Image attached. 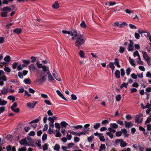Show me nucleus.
<instances>
[{"instance_id": "1", "label": "nucleus", "mask_w": 151, "mask_h": 151, "mask_svg": "<svg viewBox=\"0 0 151 151\" xmlns=\"http://www.w3.org/2000/svg\"><path fill=\"white\" fill-rule=\"evenodd\" d=\"M72 36L71 40L74 42L75 46L78 48L83 45L86 40L83 35L78 33L76 30Z\"/></svg>"}, {"instance_id": "2", "label": "nucleus", "mask_w": 151, "mask_h": 151, "mask_svg": "<svg viewBox=\"0 0 151 151\" xmlns=\"http://www.w3.org/2000/svg\"><path fill=\"white\" fill-rule=\"evenodd\" d=\"M3 12L1 13V16L2 17H7L8 13L11 11V9L9 6L4 7L1 10Z\"/></svg>"}, {"instance_id": "3", "label": "nucleus", "mask_w": 151, "mask_h": 151, "mask_svg": "<svg viewBox=\"0 0 151 151\" xmlns=\"http://www.w3.org/2000/svg\"><path fill=\"white\" fill-rule=\"evenodd\" d=\"M6 76L4 74V72L2 70H0V85L2 86L4 84V81H6Z\"/></svg>"}, {"instance_id": "4", "label": "nucleus", "mask_w": 151, "mask_h": 151, "mask_svg": "<svg viewBox=\"0 0 151 151\" xmlns=\"http://www.w3.org/2000/svg\"><path fill=\"white\" fill-rule=\"evenodd\" d=\"M46 80V78L45 76L41 75L37 79L36 81L40 83H41L45 82Z\"/></svg>"}, {"instance_id": "5", "label": "nucleus", "mask_w": 151, "mask_h": 151, "mask_svg": "<svg viewBox=\"0 0 151 151\" xmlns=\"http://www.w3.org/2000/svg\"><path fill=\"white\" fill-rule=\"evenodd\" d=\"M28 68L29 71L31 73L35 72L37 70V68L36 66L34 64L30 65Z\"/></svg>"}, {"instance_id": "6", "label": "nucleus", "mask_w": 151, "mask_h": 151, "mask_svg": "<svg viewBox=\"0 0 151 151\" xmlns=\"http://www.w3.org/2000/svg\"><path fill=\"white\" fill-rule=\"evenodd\" d=\"M76 30H72L70 31L63 30L62 31V32L64 34H67L70 35L71 36H73Z\"/></svg>"}, {"instance_id": "7", "label": "nucleus", "mask_w": 151, "mask_h": 151, "mask_svg": "<svg viewBox=\"0 0 151 151\" xmlns=\"http://www.w3.org/2000/svg\"><path fill=\"white\" fill-rule=\"evenodd\" d=\"M36 104V102H33L32 103H31L30 102H29L27 103V106L30 109H33L34 108Z\"/></svg>"}, {"instance_id": "8", "label": "nucleus", "mask_w": 151, "mask_h": 151, "mask_svg": "<svg viewBox=\"0 0 151 151\" xmlns=\"http://www.w3.org/2000/svg\"><path fill=\"white\" fill-rule=\"evenodd\" d=\"M134 20L136 22H137L139 21V18L137 14H134L133 12V20Z\"/></svg>"}, {"instance_id": "9", "label": "nucleus", "mask_w": 151, "mask_h": 151, "mask_svg": "<svg viewBox=\"0 0 151 151\" xmlns=\"http://www.w3.org/2000/svg\"><path fill=\"white\" fill-rule=\"evenodd\" d=\"M19 143L21 145H24L26 146H27L28 145V144L27 143V141L25 139H21L19 141Z\"/></svg>"}, {"instance_id": "10", "label": "nucleus", "mask_w": 151, "mask_h": 151, "mask_svg": "<svg viewBox=\"0 0 151 151\" xmlns=\"http://www.w3.org/2000/svg\"><path fill=\"white\" fill-rule=\"evenodd\" d=\"M56 93H57L63 99H64L65 101H68V100L64 97L63 95L61 93V92L59 90H57L56 91Z\"/></svg>"}, {"instance_id": "11", "label": "nucleus", "mask_w": 151, "mask_h": 151, "mask_svg": "<svg viewBox=\"0 0 151 151\" xmlns=\"http://www.w3.org/2000/svg\"><path fill=\"white\" fill-rule=\"evenodd\" d=\"M114 64L118 68H120V65L119 64V62L118 58H115L114 59Z\"/></svg>"}, {"instance_id": "12", "label": "nucleus", "mask_w": 151, "mask_h": 151, "mask_svg": "<svg viewBox=\"0 0 151 151\" xmlns=\"http://www.w3.org/2000/svg\"><path fill=\"white\" fill-rule=\"evenodd\" d=\"M22 32V30L21 29L16 28L15 29L13 30V32L17 34H20Z\"/></svg>"}, {"instance_id": "13", "label": "nucleus", "mask_w": 151, "mask_h": 151, "mask_svg": "<svg viewBox=\"0 0 151 151\" xmlns=\"http://www.w3.org/2000/svg\"><path fill=\"white\" fill-rule=\"evenodd\" d=\"M122 141L123 139H117L115 140V144L116 145H118L119 144L120 146H121V145L122 144Z\"/></svg>"}, {"instance_id": "14", "label": "nucleus", "mask_w": 151, "mask_h": 151, "mask_svg": "<svg viewBox=\"0 0 151 151\" xmlns=\"http://www.w3.org/2000/svg\"><path fill=\"white\" fill-rule=\"evenodd\" d=\"M120 72L119 70H116L115 72V77L117 78H119L120 77Z\"/></svg>"}, {"instance_id": "15", "label": "nucleus", "mask_w": 151, "mask_h": 151, "mask_svg": "<svg viewBox=\"0 0 151 151\" xmlns=\"http://www.w3.org/2000/svg\"><path fill=\"white\" fill-rule=\"evenodd\" d=\"M59 7V4L57 1H56L55 3L52 5V7L53 9H57Z\"/></svg>"}, {"instance_id": "16", "label": "nucleus", "mask_w": 151, "mask_h": 151, "mask_svg": "<svg viewBox=\"0 0 151 151\" xmlns=\"http://www.w3.org/2000/svg\"><path fill=\"white\" fill-rule=\"evenodd\" d=\"M100 140L102 142H104L105 141V139L104 138V136H103L102 134L99 133V136Z\"/></svg>"}, {"instance_id": "17", "label": "nucleus", "mask_w": 151, "mask_h": 151, "mask_svg": "<svg viewBox=\"0 0 151 151\" xmlns=\"http://www.w3.org/2000/svg\"><path fill=\"white\" fill-rule=\"evenodd\" d=\"M41 119V118L39 116L38 117L37 119H36L35 120H33L30 122H29V124H31L32 123H37Z\"/></svg>"}, {"instance_id": "18", "label": "nucleus", "mask_w": 151, "mask_h": 151, "mask_svg": "<svg viewBox=\"0 0 151 151\" xmlns=\"http://www.w3.org/2000/svg\"><path fill=\"white\" fill-rule=\"evenodd\" d=\"M8 92V89L5 88H3L1 90V93L4 95L7 94Z\"/></svg>"}, {"instance_id": "19", "label": "nucleus", "mask_w": 151, "mask_h": 151, "mask_svg": "<svg viewBox=\"0 0 151 151\" xmlns=\"http://www.w3.org/2000/svg\"><path fill=\"white\" fill-rule=\"evenodd\" d=\"M125 127L127 128H129L130 127L131 125V123L130 122L124 121Z\"/></svg>"}, {"instance_id": "20", "label": "nucleus", "mask_w": 151, "mask_h": 151, "mask_svg": "<svg viewBox=\"0 0 151 151\" xmlns=\"http://www.w3.org/2000/svg\"><path fill=\"white\" fill-rule=\"evenodd\" d=\"M130 43L128 45V47L127 48V50L129 51H132V42L131 40H129Z\"/></svg>"}, {"instance_id": "21", "label": "nucleus", "mask_w": 151, "mask_h": 151, "mask_svg": "<svg viewBox=\"0 0 151 151\" xmlns=\"http://www.w3.org/2000/svg\"><path fill=\"white\" fill-rule=\"evenodd\" d=\"M7 99L10 101H12V102H14L15 100V97L13 96L10 95L8 96Z\"/></svg>"}, {"instance_id": "22", "label": "nucleus", "mask_w": 151, "mask_h": 151, "mask_svg": "<svg viewBox=\"0 0 151 151\" xmlns=\"http://www.w3.org/2000/svg\"><path fill=\"white\" fill-rule=\"evenodd\" d=\"M7 101L4 100H1V99H0V105H6L7 104Z\"/></svg>"}, {"instance_id": "23", "label": "nucleus", "mask_w": 151, "mask_h": 151, "mask_svg": "<svg viewBox=\"0 0 151 151\" xmlns=\"http://www.w3.org/2000/svg\"><path fill=\"white\" fill-rule=\"evenodd\" d=\"M110 126L111 128L114 129H117L118 127V125L115 123H111L110 124Z\"/></svg>"}, {"instance_id": "24", "label": "nucleus", "mask_w": 151, "mask_h": 151, "mask_svg": "<svg viewBox=\"0 0 151 151\" xmlns=\"http://www.w3.org/2000/svg\"><path fill=\"white\" fill-rule=\"evenodd\" d=\"M72 127L73 128V130H74L75 129H81L82 128V126L81 125H78L76 126H72Z\"/></svg>"}, {"instance_id": "25", "label": "nucleus", "mask_w": 151, "mask_h": 151, "mask_svg": "<svg viewBox=\"0 0 151 151\" xmlns=\"http://www.w3.org/2000/svg\"><path fill=\"white\" fill-rule=\"evenodd\" d=\"M137 63L140 65H143V62L141 60L140 56H139V57H138V58L137 59Z\"/></svg>"}, {"instance_id": "26", "label": "nucleus", "mask_w": 151, "mask_h": 151, "mask_svg": "<svg viewBox=\"0 0 151 151\" xmlns=\"http://www.w3.org/2000/svg\"><path fill=\"white\" fill-rule=\"evenodd\" d=\"M60 149V146L58 144H56L54 147V149L57 151H59Z\"/></svg>"}, {"instance_id": "27", "label": "nucleus", "mask_w": 151, "mask_h": 151, "mask_svg": "<svg viewBox=\"0 0 151 151\" xmlns=\"http://www.w3.org/2000/svg\"><path fill=\"white\" fill-rule=\"evenodd\" d=\"M4 60L6 62H9L10 60V57L9 56L7 55L4 58Z\"/></svg>"}, {"instance_id": "28", "label": "nucleus", "mask_w": 151, "mask_h": 151, "mask_svg": "<svg viewBox=\"0 0 151 151\" xmlns=\"http://www.w3.org/2000/svg\"><path fill=\"white\" fill-rule=\"evenodd\" d=\"M61 124L62 127H66L68 125V123L64 121L61 122Z\"/></svg>"}, {"instance_id": "29", "label": "nucleus", "mask_w": 151, "mask_h": 151, "mask_svg": "<svg viewBox=\"0 0 151 151\" xmlns=\"http://www.w3.org/2000/svg\"><path fill=\"white\" fill-rule=\"evenodd\" d=\"M100 127V123H96L93 126V128L95 129H97Z\"/></svg>"}, {"instance_id": "30", "label": "nucleus", "mask_w": 151, "mask_h": 151, "mask_svg": "<svg viewBox=\"0 0 151 151\" xmlns=\"http://www.w3.org/2000/svg\"><path fill=\"white\" fill-rule=\"evenodd\" d=\"M125 51V48L122 46H120L119 52L121 53H123Z\"/></svg>"}, {"instance_id": "31", "label": "nucleus", "mask_w": 151, "mask_h": 151, "mask_svg": "<svg viewBox=\"0 0 151 151\" xmlns=\"http://www.w3.org/2000/svg\"><path fill=\"white\" fill-rule=\"evenodd\" d=\"M128 84V83H123L122 84V85L120 86V87L121 88H122L124 87H125V88H126L127 87Z\"/></svg>"}, {"instance_id": "32", "label": "nucleus", "mask_w": 151, "mask_h": 151, "mask_svg": "<svg viewBox=\"0 0 151 151\" xmlns=\"http://www.w3.org/2000/svg\"><path fill=\"white\" fill-rule=\"evenodd\" d=\"M121 96L120 94H118L116 96V101H119L121 100Z\"/></svg>"}, {"instance_id": "33", "label": "nucleus", "mask_w": 151, "mask_h": 151, "mask_svg": "<svg viewBox=\"0 0 151 151\" xmlns=\"http://www.w3.org/2000/svg\"><path fill=\"white\" fill-rule=\"evenodd\" d=\"M80 26L81 27L85 28L86 27V25L84 21H83L80 24Z\"/></svg>"}, {"instance_id": "34", "label": "nucleus", "mask_w": 151, "mask_h": 151, "mask_svg": "<svg viewBox=\"0 0 151 151\" xmlns=\"http://www.w3.org/2000/svg\"><path fill=\"white\" fill-rule=\"evenodd\" d=\"M121 131L122 132V133H123L124 135L126 137L127 133V130L125 129H122Z\"/></svg>"}, {"instance_id": "35", "label": "nucleus", "mask_w": 151, "mask_h": 151, "mask_svg": "<svg viewBox=\"0 0 151 151\" xmlns=\"http://www.w3.org/2000/svg\"><path fill=\"white\" fill-rule=\"evenodd\" d=\"M132 71V69L130 68H128L126 70V74L127 76H129L130 74V72Z\"/></svg>"}, {"instance_id": "36", "label": "nucleus", "mask_w": 151, "mask_h": 151, "mask_svg": "<svg viewBox=\"0 0 151 151\" xmlns=\"http://www.w3.org/2000/svg\"><path fill=\"white\" fill-rule=\"evenodd\" d=\"M24 82L26 84H29L30 83L31 81L29 78H26L24 80Z\"/></svg>"}, {"instance_id": "37", "label": "nucleus", "mask_w": 151, "mask_h": 151, "mask_svg": "<svg viewBox=\"0 0 151 151\" xmlns=\"http://www.w3.org/2000/svg\"><path fill=\"white\" fill-rule=\"evenodd\" d=\"M22 61L24 63L27 65L29 64L30 63V61L29 60H23Z\"/></svg>"}, {"instance_id": "38", "label": "nucleus", "mask_w": 151, "mask_h": 151, "mask_svg": "<svg viewBox=\"0 0 151 151\" xmlns=\"http://www.w3.org/2000/svg\"><path fill=\"white\" fill-rule=\"evenodd\" d=\"M79 54L81 58H85L84 53L83 50L80 51L79 52Z\"/></svg>"}, {"instance_id": "39", "label": "nucleus", "mask_w": 151, "mask_h": 151, "mask_svg": "<svg viewBox=\"0 0 151 151\" xmlns=\"http://www.w3.org/2000/svg\"><path fill=\"white\" fill-rule=\"evenodd\" d=\"M44 102L45 103L46 105H52V103L51 102L47 100H45Z\"/></svg>"}, {"instance_id": "40", "label": "nucleus", "mask_w": 151, "mask_h": 151, "mask_svg": "<svg viewBox=\"0 0 151 151\" xmlns=\"http://www.w3.org/2000/svg\"><path fill=\"white\" fill-rule=\"evenodd\" d=\"M17 103L16 102H15L14 103L13 105L11 106L10 108L12 110L17 107Z\"/></svg>"}, {"instance_id": "41", "label": "nucleus", "mask_w": 151, "mask_h": 151, "mask_svg": "<svg viewBox=\"0 0 151 151\" xmlns=\"http://www.w3.org/2000/svg\"><path fill=\"white\" fill-rule=\"evenodd\" d=\"M39 95H40L44 99H47L48 98V96L47 95L45 94L41 93L40 94H39Z\"/></svg>"}, {"instance_id": "42", "label": "nucleus", "mask_w": 151, "mask_h": 151, "mask_svg": "<svg viewBox=\"0 0 151 151\" xmlns=\"http://www.w3.org/2000/svg\"><path fill=\"white\" fill-rule=\"evenodd\" d=\"M68 132L70 134H71L77 136L78 133L76 132L71 130H68Z\"/></svg>"}, {"instance_id": "43", "label": "nucleus", "mask_w": 151, "mask_h": 151, "mask_svg": "<svg viewBox=\"0 0 151 151\" xmlns=\"http://www.w3.org/2000/svg\"><path fill=\"white\" fill-rule=\"evenodd\" d=\"M106 134L108 135L112 139L113 137V135L111 133V132H108L106 133Z\"/></svg>"}, {"instance_id": "44", "label": "nucleus", "mask_w": 151, "mask_h": 151, "mask_svg": "<svg viewBox=\"0 0 151 151\" xmlns=\"http://www.w3.org/2000/svg\"><path fill=\"white\" fill-rule=\"evenodd\" d=\"M127 145V143L125 142L124 141L123 139V141H122V144L121 145V147H126Z\"/></svg>"}, {"instance_id": "45", "label": "nucleus", "mask_w": 151, "mask_h": 151, "mask_svg": "<svg viewBox=\"0 0 151 151\" xmlns=\"http://www.w3.org/2000/svg\"><path fill=\"white\" fill-rule=\"evenodd\" d=\"M122 132L121 131H120L116 132L115 133V134L116 137H120L122 135Z\"/></svg>"}, {"instance_id": "46", "label": "nucleus", "mask_w": 151, "mask_h": 151, "mask_svg": "<svg viewBox=\"0 0 151 151\" xmlns=\"http://www.w3.org/2000/svg\"><path fill=\"white\" fill-rule=\"evenodd\" d=\"M24 96H27V97H31V95L29 94V92L26 91H24Z\"/></svg>"}, {"instance_id": "47", "label": "nucleus", "mask_w": 151, "mask_h": 151, "mask_svg": "<svg viewBox=\"0 0 151 151\" xmlns=\"http://www.w3.org/2000/svg\"><path fill=\"white\" fill-rule=\"evenodd\" d=\"M133 56L134 57H135L136 56H138V57H139V56H140V55L139 54V52L138 51L136 50L134 52Z\"/></svg>"}, {"instance_id": "48", "label": "nucleus", "mask_w": 151, "mask_h": 151, "mask_svg": "<svg viewBox=\"0 0 151 151\" xmlns=\"http://www.w3.org/2000/svg\"><path fill=\"white\" fill-rule=\"evenodd\" d=\"M134 37L137 39H138L139 38L140 36L139 33L136 32L134 34Z\"/></svg>"}, {"instance_id": "49", "label": "nucleus", "mask_w": 151, "mask_h": 151, "mask_svg": "<svg viewBox=\"0 0 151 151\" xmlns=\"http://www.w3.org/2000/svg\"><path fill=\"white\" fill-rule=\"evenodd\" d=\"M116 4V3L115 1H110L109 2V6H112Z\"/></svg>"}, {"instance_id": "50", "label": "nucleus", "mask_w": 151, "mask_h": 151, "mask_svg": "<svg viewBox=\"0 0 151 151\" xmlns=\"http://www.w3.org/2000/svg\"><path fill=\"white\" fill-rule=\"evenodd\" d=\"M139 115H137L135 117V122L136 123H139Z\"/></svg>"}, {"instance_id": "51", "label": "nucleus", "mask_w": 151, "mask_h": 151, "mask_svg": "<svg viewBox=\"0 0 151 151\" xmlns=\"http://www.w3.org/2000/svg\"><path fill=\"white\" fill-rule=\"evenodd\" d=\"M27 150L26 148L25 147H23L21 148H19L18 151H26Z\"/></svg>"}, {"instance_id": "52", "label": "nucleus", "mask_w": 151, "mask_h": 151, "mask_svg": "<svg viewBox=\"0 0 151 151\" xmlns=\"http://www.w3.org/2000/svg\"><path fill=\"white\" fill-rule=\"evenodd\" d=\"M30 59L32 60L31 62L32 63H33L36 61V57H35L32 56L31 57Z\"/></svg>"}, {"instance_id": "53", "label": "nucleus", "mask_w": 151, "mask_h": 151, "mask_svg": "<svg viewBox=\"0 0 151 151\" xmlns=\"http://www.w3.org/2000/svg\"><path fill=\"white\" fill-rule=\"evenodd\" d=\"M4 70L7 73H10L11 72L10 68L8 67H5L4 68Z\"/></svg>"}, {"instance_id": "54", "label": "nucleus", "mask_w": 151, "mask_h": 151, "mask_svg": "<svg viewBox=\"0 0 151 151\" xmlns=\"http://www.w3.org/2000/svg\"><path fill=\"white\" fill-rule=\"evenodd\" d=\"M12 110L16 113H18L20 111V109L19 108H17L16 109L14 108L12 109Z\"/></svg>"}, {"instance_id": "55", "label": "nucleus", "mask_w": 151, "mask_h": 151, "mask_svg": "<svg viewBox=\"0 0 151 151\" xmlns=\"http://www.w3.org/2000/svg\"><path fill=\"white\" fill-rule=\"evenodd\" d=\"M18 63L17 62H15L12 65V67L13 69H15L16 68Z\"/></svg>"}, {"instance_id": "56", "label": "nucleus", "mask_w": 151, "mask_h": 151, "mask_svg": "<svg viewBox=\"0 0 151 151\" xmlns=\"http://www.w3.org/2000/svg\"><path fill=\"white\" fill-rule=\"evenodd\" d=\"M55 132H56V133L55 134V137H60L61 136V134L57 130H56Z\"/></svg>"}, {"instance_id": "57", "label": "nucleus", "mask_w": 151, "mask_h": 151, "mask_svg": "<svg viewBox=\"0 0 151 151\" xmlns=\"http://www.w3.org/2000/svg\"><path fill=\"white\" fill-rule=\"evenodd\" d=\"M108 66L109 67L111 68H115V66L114 65V63L112 62H111L109 63L108 65Z\"/></svg>"}, {"instance_id": "58", "label": "nucleus", "mask_w": 151, "mask_h": 151, "mask_svg": "<svg viewBox=\"0 0 151 151\" xmlns=\"http://www.w3.org/2000/svg\"><path fill=\"white\" fill-rule=\"evenodd\" d=\"M53 128H51L50 127H49V129L48 130V133L49 134H51L53 133H54V132L53 131Z\"/></svg>"}, {"instance_id": "59", "label": "nucleus", "mask_w": 151, "mask_h": 151, "mask_svg": "<svg viewBox=\"0 0 151 151\" xmlns=\"http://www.w3.org/2000/svg\"><path fill=\"white\" fill-rule=\"evenodd\" d=\"M74 144L73 143H70L68 144V149H69L71 147H72L73 146H74Z\"/></svg>"}, {"instance_id": "60", "label": "nucleus", "mask_w": 151, "mask_h": 151, "mask_svg": "<svg viewBox=\"0 0 151 151\" xmlns=\"http://www.w3.org/2000/svg\"><path fill=\"white\" fill-rule=\"evenodd\" d=\"M47 136L46 134H44L42 136V139L43 141L45 140L47 138Z\"/></svg>"}, {"instance_id": "61", "label": "nucleus", "mask_w": 151, "mask_h": 151, "mask_svg": "<svg viewBox=\"0 0 151 151\" xmlns=\"http://www.w3.org/2000/svg\"><path fill=\"white\" fill-rule=\"evenodd\" d=\"M48 120L50 122L49 123H53L54 122V119L50 117H49Z\"/></svg>"}, {"instance_id": "62", "label": "nucleus", "mask_w": 151, "mask_h": 151, "mask_svg": "<svg viewBox=\"0 0 151 151\" xmlns=\"http://www.w3.org/2000/svg\"><path fill=\"white\" fill-rule=\"evenodd\" d=\"M36 65H37V66L38 68H42L43 66L41 64H40L39 62H37Z\"/></svg>"}, {"instance_id": "63", "label": "nucleus", "mask_w": 151, "mask_h": 151, "mask_svg": "<svg viewBox=\"0 0 151 151\" xmlns=\"http://www.w3.org/2000/svg\"><path fill=\"white\" fill-rule=\"evenodd\" d=\"M19 91L18 92L19 93H23L25 91V90H24V88L23 87H20L19 88Z\"/></svg>"}, {"instance_id": "64", "label": "nucleus", "mask_w": 151, "mask_h": 151, "mask_svg": "<svg viewBox=\"0 0 151 151\" xmlns=\"http://www.w3.org/2000/svg\"><path fill=\"white\" fill-rule=\"evenodd\" d=\"M106 148V146L104 144H101L100 146V148L103 150H105Z\"/></svg>"}]
</instances>
